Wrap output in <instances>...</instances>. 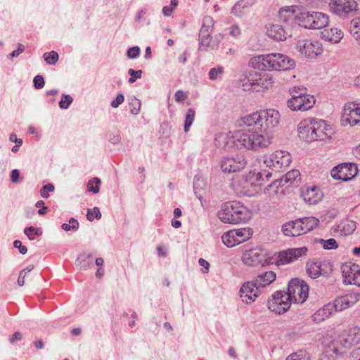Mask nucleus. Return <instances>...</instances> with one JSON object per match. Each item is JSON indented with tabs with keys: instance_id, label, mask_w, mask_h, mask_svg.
Segmentation results:
<instances>
[{
	"instance_id": "obj_56",
	"label": "nucleus",
	"mask_w": 360,
	"mask_h": 360,
	"mask_svg": "<svg viewBox=\"0 0 360 360\" xmlns=\"http://www.w3.org/2000/svg\"><path fill=\"white\" fill-rule=\"evenodd\" d=\"M124 101V96L122 93H119L116 98L110 103V105L113 108H118Z\"/></svg>"
},
{
	"instance_id": "obj_60",
	"label": "nucleus",
	"mask_w": 360,
	"mask_h": 360,
	"mask_svg": "<svg viewBox=\"0 0 360 360\" xmlns=\"http://www.w3.org/2000/svg\"><path fill=\"white\" fill-rule=\"evenodd\" d=\"M20 171L17 169H14L13 170H11V174H10V178H11V182L13 183H18L20 181Z\"/></svg>"
},
{
	"instance_id": "obj_27",
	"label": "nucleus",
	"mask_w": 360,
	"mask_h": 360,
	"mask_svg": "<svg viewBox=\"0 0 360 360\" xmlns=\"http://www.w3.org/2000/svg\"><path fill=\"white\" fill-rule=\"evenodd\" d=\"M297 221L300 224L302 235L312 231L319 223V219L314 217L298 218Z\"/></svg>"
},
{
	"instance_id": "obj_3",
	"label": "nucleus",
	"mask_w": 360,
	"mask_h": 360,
	"mask_svg": "<svg viewBox=\"0 0 360 360\" xmlns=\"http://www.w3.org/2000/svg\"><path fill=\"white\" fill-rule=\"evenodd\" d=\"M217 216L221 222L230 224H243L250 219L248 209L238 200L222 203Z\"/></svg>"
},
{
	"instance_id": "obj_54",
	"label": "nucleus",
	"mask_w": 360,
	"mask_h": 360,
	"mask_svg": "<svg viewBox=\"0 0 360 360\" xmlns=\"http://www.w3.org/2000/svg\"><path fill=\"white\" fill-rule=\"evenodd\" d=\"M141 53V49L138 46L130 47L127 49V56L130 59L137 58Z\"/></svg>"
},
{
	"instance_id": "obj_31",
	"label": "nucleus",
	"mask_w": 360,
	"mask_h": 360,
	"mask_svg": "<svg viewBox=\"0 0 360 360\" xmlns=\"http://www.w3.org/2000/svg\"><path fill=\"white\" fill-rule=\"evenodd\" d=\"M314 123L316 124H314V132H316L314 136H316V141H323L329 136L326 132L328 126L324 120L315 118Z\"/></svg>"
},
{
	"instance_id": "obj_26",
	"label": "nucleus",
	"mask_w": 360,
	"mask_h": 360,
	"mask_svg": "<svg viewBox=\"0 0 360 360\" xmlns=\"http://www.w3.org/2000/svg\"><path fill=\"white\" fill-rule=\"evenodd\" d=\"M278 16L281 22H284L288 26L293 27L294 25H297L299 15H296L290 8H281Z\"/></svg>"
},
{
	"instance_id": "obj_64",
	"label": "nucleus",
	"mask_w": 360,
	"mask_h": 360,
	"mask_svg": "<svg viewBox=\"0 0 360 360\" xmlns=\"http://www.w3.org/2000/svg\"><path fill=\"white\" fill-rule=\"evenodd\" d=\"M349 358L350 360H360V346L352 352Z\"/></svg>"
},
{
	"instance_id": "obj_47",
	"label": "nucleus",
	"mask_w": 360,
	"mask_h": 360,
	"mask_svg": "<svg viewBox=\"0 0 360 360\" xmlns=\"http://www.w3.org/2000/svg\"><path fill=\"white\" fill-rule=\"evenodd\" d=\"M73 98L69 94H63L61 96V99L59 101V107L60 109L66 110L70 105L72 103Z\"/></svg>"
},
{
	"instance_id": "obj_61",
	"label": "nucleus",
	"mask_w": 360,
	"mask_h": 360,
	"mask_svg": "<svg viewBox=\"0 0 360 360\" xmlns=\"http://www.w3.org/2000/svg\"><path fill=\"white\" fill-rule=\"evenodd\" d=\"M25 51V46L22 44H18V49L16 50L13 51L9 56L11 58L18 57L20 53H22Z\"/></svg>"
},
{
	"instance_id": "obj_43",
	"label": "nucleus",
	"mask_w": 360,
	"mask_h": 360,
	"mask_svg": "<svg viewBox=\"0 0 360 360\" xmlns=\"http://www.w3.org/2000/svg\"><path fill=\"white\" fill-rule=\"evenodd\" d=\"M224 72V68L223 66H218L212 68L210 70L208 73L209 79L212 81L221 79Z\"/></svg>"
},
{
	"instance_id": "obj_23",
	"label": "nucleus",
	"mask_w": 360,
	"mask_h": 360,
	"mask_svg": "<svg viewBox=\"0 0 360 360\" xmlns=\"http://www.w3.org/2000/svg\"><path fill=\"white\" fill-rule=\"evenodd\" d=\"M267 35L276 41L285 40L287 36H291L292 34L289 33V31L286 30L283 26L276 24L272 25L266 31Z\"/></svg>"
},
{
	"instance_id": "obj_39",
	"label": "nucleus",
	"mask_w": 360,
	"mask_h": 360,
	"mask_svg": "<svg viewBox=\"0 0 360 360\" xmlns=\"http://www.w3.org/2000/svg\"><path fill=\"white\" fill-rule=\"evenodd\" d=\"M23 233L25 236H27L29 240H33L36 239L37 236H39L42 234V230L41 228H36L34 226H30L25 227Z\"/></svg>"
},
{
	"instance_id": "obj_20",
	"label": "nucleus",
	"mask_w": 360,
	"mask_h": 360,
	"mask_svg": "<svg viewBox=\"0 0 360 360\" xmlns=\"http://www.w3.org/2000/svg\"><path fill=\"white\" fill-rule=\"evenodd\" d=\"M290 163L288 156L282 155V152H276L264 160V164L266 167L274 172L279 171L283 167H287Z\"/></svg>"
},
{
	"instance_id": "obj_50",
	"label": "nucleus",
	"mask_w": 360,
	"mask_h": 360,
	"mask_svg": "<svg viewBox=\"0 0 360 360\" xmlns=\"http://www.w3.org/2000/svg\"><path fill=\"white\" fill-rule=\"evenodd\" d=\"M86 218L89 221H92L94 219H100L101 218V213L97 207L93 209H88Z\"/></svg>"
},
{
	"instance_id": "obj_2",
	"label": "nucleus",
	"mask_w": 360,
	"mask_h": 360,
	"mask_svg": "<svg viewBox=\"0 0 360 360\" xmlns=\"http://www.w3.org/2000/svg\"><path fill=\"white\" fill-rule=\"evenodd\" d=\"M250 65L262 71L287 70L293 68L295 62L288 56L281 53L259 55L252 58Z\"/></svg>"
},
{
	"instance_id": "obj_5",
	"label": "nucleus",
	"mask_w": 360,
	"mask_h": 360,
	"mask_svg": "<svg viewBox=\"0 0 360 360\" xmlns=\"http://www.w3.org/2000/svg\"><path fill=\"white\" fill-rule=\"evenodd\" d=\"M285 294L286 300L291 303H303L308 297L309 286L304 281L293 278L288 283Z\"/></svg>"
},
{
	"instance_id": "obj_35",
	"label": "nucleus",
	"mask_w": 360,
	"mask_h": 360,
	"mask_svg": "<svg viewBox=\"0 0 360 360\" xmlns=\"http://www.w3.org/2000/svg\"><path fill=\"white\" fill-rule=\"evenodd\" d=\"M359 300L360 293L359 292L351 293L349 295H346L345 297H342L338 299L340 305L343 306L345 309L348 307L349 304H354Z\"/></svg>"
},
{
	"instance_id": "obj_32",
	"label": "nucleus",
	"mask_w": 360,
	"mask_h": 360,
	"mask_svg": "<svg viewBox=\"0 0 360 360\" xmlns=\"http://www.w3.org/2000/svg\"><path fill=\"white\" fill-rule=\"evenodd\" d=\"M75 264L80 269L86 270L93 266L92 254L82 252L76 259Z\"/></svg>"
},
{
	"instance_id": "obj_21",
	"label": "nucleus",
	"mask_w": 360,
	"mask_h": 360,
	"mask_svg": "<svg viewBox=\"0 0 360 360\" xmlns=\"http://www.w3.org/2000/svg\"><path fill=\"white\" fill-rule=\"evenodd\" d=\"M254 281L245 283L240 288V297L243 302L250 304L258 297L259 288Z\"/></svg>"
},
{
	"instance_id": "obj_46",
	"label": "nucleus",
	"mask_w": 360,
	"mask_h": 360,
	"mask_svg": "<svg viewBox=\"0 0 360 360\" xmlns=\"http://www.w3.org/2000/svg\"><path fill=\"white\" fill-rule=\"evenodd\" d=\"M129 104L131 108L130 112L132 115H136L140 112L141 103L139 99L136 98V97H133L131 98Z\"/></svg>"
},
{
	"instance_id": "obj_57",
	"label": "nucleus",
	"mask_w": 360,
	"mask_h": 360,
	"mask_svg": "<svg viewBox=\"0 0 360 360\" xmlns=\"http://www.w3.org/2000/svg\"><path fill=\"white\" fill-rule=\"evenodd\" d=\"M304 356V352L302 351H299L288 355L285 360H302Z\"/></svg>"
},
{
	"instance_id": "obj_19",
	"label": "nucleus",
	"mask_w": 360,
	"mask_h": 360,
	"mask_svg": "<svg viewBox=\"0 0 360 360\" xmlns=\"http://www.w3.org/2000/svg\"><path fill=\"white\" fill-rule=\"evenodd\" d=\"M345 309L343 306L340 305V301L336 300L334 303H328L322 308H320L313 316L314 321L321 322L329 318L334 312Z\"/></svg>"
},
{
	"instance_id": "obj_29",
	"label": "nucleus",
	"mask_w": 360,
	"mask_h": 360,
	"mask_svg": "<svg viewBox=\"0 0 360 360\" xmlns=\"http://www.w3.org/2000/svg\"><path fill=\"white\" fill-rule=\"evenodd\" d=\"M276 274L272 271H265L261 274H259L254 280L255 283L259 288H264L269 285L276 279Z\"/></svg>"
},
{
	"instance_id": "obj_48",
	"label": "nucleus",
	"mask_w": 360,
	"mask_h": 360,
	"mask_svg": "<svg viewBox=\"0 0 360 360\" xmlns=\"http://www.w3.org/2000/svg\"><path fill=\"white\" fill-rule=\"evenodd\" d=\"M320 243L325 250H335L338 247L337 241L332 238L327 240L320 239Z\"/></svg>"
},
{
	"instance_id": "obj_10",
	"label": "nucleus",
	"mask_w": 360,
	"mask_h": 360,
	"mask_svg": "<svg viewBox=\"0 0 360 360\" xmlns=\"http://www.w3.org/2000/svg\"><path fill=\"white\" fill-rule=\"evenodd\" d=\"M328 5L334 14L342 18L354 14L357 6L354 0H330Z\"/></svg>"
},
{
	"instance_id": "obj_12",
	"label": "nucleus",
	"mask_w": 360,
	"mask_h": 360,
	"mask_svg": "<svg viewBox=\"0 0 360 360\" xmlns=\"http://www.w3.org/2000/svg\"><path fill=\"white\" fill-rule=\"evenodd\" d=\"M285 295L284 291L275 292L271 299L268 301L269 309L278 314L285 313L291 305L290 300H286Z\"/></svg>"
},
{
	"instance_id": "obj_40",
	"label": "nucleus",
	"mask_w": 360,
	"mask_h": 360,
	"mask_svg": "<svg viewBox=\"0 0 360 360\" xmlns=\"http://www.w3.org/2000/svg\"><path fill=\"white\" fill-rule=\"evenodd\" d=\"M195 112L193 108H189L185 115V121L184 124V131L188 132L190 130V127L193 123L195 120Z\"/></svg>"
},
{
	"instance_id": "obj_28",
	"label": "nucleus",
	"mask_w": 360,
	"mask_h": 360,
	"mask_svg": "<svg viewBox=\"0 0 360 360\" xmlns=\"http://www.w3.org/2000/svg\"><path fill=\"white\" fill-rule=\"evenodd\" d=\"M255 4V0H239L232 7L231 13L236 16L241 17Z\"/></svg>"
},
{
	"instance_id": "obj_52",
	"label": "nucleus",
	"mask_w": 360,
	"mask_h": 360,
	"mask_svg": "<svg viewBox=\"0 0 360 360\" xmlns=\"http://www.w3.org/2000/svg\"><path fill=\"white\" fill-rule=\"evenodd\" d=\"M107 139L110 143L113 145L120 143L122 140L120 132L117 131L116 132L108 133L107 135Z\"/></svg>"
},
{
	"instance_id": "obj_51",
	"label": "nucleus",
	"mask_w": 360,
	"mask_h": 360,
	"mask_svg": "<svg viewBox=\"0 0 360 360\" xmlns=\"http://www.w3.org/2000/svg\"><path fill=\"white\" fill-rule=\"evenodd\" d=\"M143 71L141 70H135L132 68L128 70V74L130 77L128 80L129 84L134 83L138 79L141 78Z\"/></svg>"
},
{
	"instance_id": "obj_55",
	"label": "nucleus",
	"mask_w": 360,
	"mask_h": 360,
	"mask_svg": "<svg viewBox=\"0 0 360 360\" xmlns=\"http://www.w3.org/2000/svg\"><path fill=\"white\" fill-rule=\"evenodd\" d=\"M33 84H34V87L36 89H42L45 85V81H44L43 76H41L40 75L35 76L33 79Z\"/></svg>"
},
{
	"instance_id": "obj_53",
	"label": "nucleus",
	"mask_w": 360,
	"mask_h": 360,
	"mask_svg": "<svg viewBox=\"0 0 360 360\" xmlns=\"http://www.w3.org/2000/svg\"><path fill=\"white\" fill-rule=\"evenodd\" d=\"M55 189V187L53 184L49 183L46 185H44L41 187L40 190V195L43 198H48L49 197V192H53Z\"/></svg>"
},
{
	"instance_id": "obj_24",
	"label": "nucleus",
	"mask_w": 360,
	"mask_h": 360,
	"mask_svg": "<svg viewBox=\"0 0 360 360\" xmlns=\"http://www.w3.org/2000/svg\"><path fill=\"white\" fill-rule=\"evenodd\" d=\"M342 37V31L337 27L325 29L321 32V38L333 44H337L340 42Z\"/></svg>"
},
{
	"instance_id": "obj_16",
	"label": "nucleus",
	"mask_w": 360,
	"mask_h": 360,
	"mask_svg": "<svg viewBox=\"0 0 360 360\" xmlns=\"http://www.w3.org/2000/svg\"><path fill=\"white\" fill-rule=\"evenodd\" d=\"M308 249L306 247L289 248L286 250L281 251L278 254L276 264L278 266L289 264L305 255Z\"/></svg>"
},
{
	"instance_id": "obj_7",
	"label": "nucleus",
	"mask_w": 360,
	"mask_h": 360,
	"mask_svg": "<svg viewBox=\"0 0 360 360\" xmlns=\"http://www.w3.org/2000/svg\"><path fill=\"white\" fill-rule=\"evenodd\" d=\"M242 86L244 90H252L260 91L263 89H268L272 84L271 78L267 79L265 77H261L255 73H249L241 79Z\"/></svg>"
},
{
	"instance_id": "obj_49",
	"label": "nucleus",
	"mask_w": 360,
	"mask_h": 360,
	"mask_svg": "<svg viewBox=\"0 0 360 360\" xmlns=\"http://www.w3.org/2000/svg\"><path fill=\"white\" fill-rule=\"evenodd\" d=\"M338 352L337 348L326 349L320 356L319 360H335V354Z\"/></svg>"
},
{
	"instance_id": "obj_25",
	"label": "nucleus",
	"mask_w": 360,
	"mask_h": 360,
	"mask_svg": "<svg viewBox=\"0 0 360 360\" xmlns=\"http://www.w3.org/2000/svg\"><path fill=\"white\" fill-rule=\"evenodd\" d=\"M281 230L283 234L288 237H296L302 235L297 219L283 224Z\"/></svg>"
},
{
	"instance_id": "obj_58",
	"label": "nucleus",
	"mask_w": 360,
	"mask_h": 360,
	"mask_svg": "<svg viewBox=\"0 0 360 360\" xmlns=\"http://www.w3.org/2000/svg\"><path fill=\"white\" fill-rule=\"evenodd\" d=\"M14 248L18 249L19 252L22 255H25L27 252V248L26 246L22 245V242L19 240H15L13 242Z\"/></svg>"
},
{
	"instance_id": "obj_15",
	"label": "nucleus",
	"mask_w": 360,
	"mask_h": 360,
	"mask_svg": "<svg viewBox=\"0 0 360 360\" xmlns=\"http://www.w3.org/2000/svg\"><path fill=\"white\" fill-rule=\"evenodd\" d=\"M242 261L244 264L250 266H255L258 264L264 266L266 262V254L262 250L258 248L245 250L243 253Z\"/></svg>"
},
{
	"instance_id": "obj_6",
	"label": "nucleus",
	"mask_w": 360,
	"mask_h": 360,
	"mask_svg": "<svg viewBox=\"0 0 360 360\" xmlns=\"http://www.w3.org/2000/svg\"><path fill=\"white\" fill-rule=\"evenodd\" d=\"M214 20L210 15L205 16L199 32V49L207 51L209 48L214 49L212 44Z\"/></svg>"
},
{
	"instance_id": "obj_45",
	"label": "nucleus",
	"mask_w": 360,
	"mask_h": 360,
	"mask_svg": "<svg viewBox=\"0 0 360 360\" xmlns=\"http://www.w3.org/2000/svg\"><path fill=\"white\" fill-rule=\"evenodd\" d=\"M43 57L46 63L49 65H55L59 59V55L55 51L44 53Z\"/></svg>"
},
{
	"instance_id": "obj_4",
	"label": "nucleus",
	"mask_w": 360,
	"mask_h": 360,
	"mask_svg": "<svg viewBox=\"0 0 360 360\" xmlns=\"http://www.w3.org/2000/svg\"><path fill=\"white\" fill-rule=\"evenodd\" d=\"M329 22V16L322 12H302L297 18V25L307 29L320 30L325 28Z\"/></svg>"
},
{
	"instance_id": "obj_9",
	"label": "nucleus",
	"mask_w": 360,
	"mask_h": 360,
	"mask_svg": "<svg viewBox=\"0 0 360 360\" xmlns=\"http://www.w3.org/2000/svg\"><path fill=\"white\" fill-rule=\"evenodd\" d=\"M248 161L243 155L226 156L220 160V167L224 173H235L243 170Z\"/></svg>"
},
{
	"instance_id": "obj_62",
	"label": "nucleus",
	"mask_w": 360,
	"mask_h": 360,
	"mask_svg": "<svg viewBox=\"0 0 360 360\" xmlns=\"http://www.w3.org/2000/svg\"><path fill=\"white\" fill-rule=\"evenodd\" d=\"M187 96L182 90H178L174 94L175 101L178 103L184 101Z\"/></svg>"
},
{
	"instance_id": "obj_59",
	"label": "nucleus",
	"mask_w": 360,
	"mask_h": 360,
	"mask_svg": "<svg viewBox=\"0 0 360 360\" xmlns=\"http://www.w3.org/2000/svg\"><path fill=\"white\" fill-rule=\"evenodd\" d=\"M338 213L339 212L338 211V210L335 208L330 209L329 210L327 211L324 217V220H331L335 218L338 216ZM322 221H323V219H322Z\"/></svg>"
},
{
	"instance_id": "obj_41",
	"label": "nucleus",
	"mask_w": 360,
	"mask_h": 360,
	"mask_svg": "<svg viewBox=\"0 0 360 360\" xmlns=\"http://www.w3.org/2000/svg\"><path fill=\"white\" fill-rule=\"evenodd\" d=\"M320 268L321 269V276L324 277L329 276L333 271V264L327 259L320 260Z\"/></svg>"
},
{
	"instance_id": "obj_13",
	"label": "nucleus",
	"mask_w": 360,
	"mask_h": 360,
	"mask_svg": "<svg viewBox=\"0 0 360 360\" xmlns=\"http://www.w3.org/2000/svg\"><path fill=\"white\" fill-rule=\"evenodd\" d=\"M342 121L351 126L360 124V104L356 102L346 103L343 108Z\"/></svg>"
},
{
	"instance_id": "obj_38",
	"label": "nucleus",
	"mask_w": 360,
	"mask_h": 360,
	"mask_svg": "<svg viewBox=\"0 0 360 360\" xmlns=\"http://www.w3.org/2000/svg\"><path fill=\"white\" fill-rule=\"evenodd\" d=\"M223 243L228 248H232L240 244V240L236 239L231 231L224 233L221 236Z\"/></svg>"
},
{
	"instance_id": "obj_18",
	"label": "nucleus",
	"mask_w": 360,
	"mask_h": 360,
	"mask_svg": "<svg viewBox=\"0 0 360 360\" xmlns=\"http://www.w3.org/2000/svg\"><path fill=\"white\" fill-rule=\"evenodd\" d=\"M296 47L302 55L311 59L315 58L322 51L318 42L313 43L308 40L298 41Z\"/></svg>"
},
{
	"instance_id": "obj_14",
	"label": "nucleus",
	"mask_w": 360,
	"mask_h": 360,
	"mask_svg": "<svg viewBox=\"0 0 360 360\" xmlns=\"http://www.w3.org/2000/svg\"><path fill=\"white\" fill-rule=\"evenodd\" d=\"M315 118L309 117L301 121L297 125L298 136L306 142L315 141L316 139L314 132Z\"/></svg>"
},
{
	"instance_id": "obj_11",
	"label": "nucleus",
	"mask_w": 360,
	"mask_h": 360,
	"mask_svg": "<svg viewBox=\"0 0 360 360\" xmlns=\"http://www.w3.org/2000/svg\"><path fill=\"white\" fill-rule=\"evenodd\" d=\"M357 167L354 163L346 162L333 167L330 174L335 180L347 181L352 179L357 174Z\"/></svg>"
},
{
	"instance_id": "obj_22",
	"label": "nucleus",
	"mask_w": 360,
	"mask_h": 360,
	"mask_svg": "<svg viewBox=\"0 0 360 360\" xmlns=\"http://www.w3.org/2000/svg\"><path fill=\"white\" fill-rule=\"evenodd\" d=\"M272 176V172L269 170H263L248 176L247 184L252 187L260 188L266 181H268Z\"/></svg>"
},
{
	"instance_id": "obj_44",
	"label": "nucleus",
	"mask_w": 360,
	"mask_h": 360,
	"mask_svg": "<svg viewBox=\"0 0 360 360\" xmlns=\"http://www.w3.org/2000/svg\"><path fill=\"white\" fill-rule=\"evenodd\" d=\"M101 183V181L98 177H94L89 180L87 184L88 191L93 193L94 194L98 193L100 191L99 185Z\"/></svg>"
},
{
	"instance_id": "obj_34",
	"label": "nucleus",
	"mask_w": 360,
	"mask_h": 360,
	"mask_svg": "<svg viewBox=\"0 0 360 360\" xmlns=\"http://www.w3.org/2000/svg\"><path fill=\"white\" fill-rule=\"evenodd\" d=\"M350 269L352 271V276H349V278H347V276H345L344 281L360 287V269H359V266L354 264Z\"/></svg>"
},
{
	"instance_id": "obj_37",
	"label": "nucleus",
	"mask_w": 360,
	"mask_h": 360,
	"mask_svg": "<svg viewBox=\"0 0 360 360\" xmlns=\"http://www.w3.org/2000/svg\"><path fill=\"white\" fill-rule=\"evenodd\" d=\"M349 30L354 38L360 44V17L354 18L350 22Z\"/></svg>"
},
{
	"instance_id": "obj_42",
	"label": "nucleus",
	"mask_w": 360,
	"mask_h": 360,
	"mask_svg": "<svg viewBox=\"0 0 360 360\" xmlns=\"http://www.w3.org/2000/svg\"><path fill=\"white\" fill-rule=\"evenodd\" d=\"M338 229L344 235H349L354 232L356 229V224L354 221H345L338 226Z\"/></svg>"
},
{
	"instance_id": "obj_8",
	"label": "nucleus",
	"mask_w": 360,
	"mask_h": 360,
	"mask_svg": "<svg viewBox=\"0 0 360 360\" xmlns=\"http://www.w3.org/2000/svg\"><path fill=\"white\" fill-rule=\"evenodd\" d=\"M315 101L313 96L301 92L297 95L292 94V97L288 100L287 105L292 111H306L314 106Z\"/></svg>"
},
{
	"instance_id": "obj_33",
	"label": "nucleus",
	"mask_w": 360,
	"mask_h": 360,
	"mask_svg": "<svg viewBox=\"0 0 360 360\" xmlns=\"http://www.w3.org/2000/svg\"><path fill=\"white\" fill-rule=\"evenodd\" d=\"M316 188L314 187L311 189L307 188V191L302 193L304 200L309 205H316L320 200L321 198L317 193H315Z\"/></svg>"
},
{
	"instance_id": "obj_1",
	"label": "nucleus",
	"mask_w": 360,
	"mask_h": 360,
	"mask_svg": "<svg viewBox=\"0 0 360 360\" xmlns=\"http://www.w3.org/2000/svg\"><path fill=\"white\" fill-rule=\"evenodd\" d=\"M280 120L279 111L272 108L243 117L241 122L245 127L235 131L231 136L226 134L227 148L254 151L267 148L271 141L266 131L277 127Z\"/></svg>"
},
{
	"instance_id": "obj_36",
	"label": "nucleus",
	"mask_w": 360,
	"mask_h": 360,
	"mask_svg": "<svg viewBox=\"0 0 360 360\" xmlns=\"http://www.w3.org/2000/svg\"><path fill=\"white\" fill-rule=\"evenodd\" d=\"M231 231L236 239L240 240V244L248 240L252 236V232L250 229L242 228Z\"/></svg>"
},
{
	"instance_id": "obj_63",
	"label": "nucleus",
	"mask_w": 360,
	"mask_h": 360,
	"mask_svg": "<svg viewBox=\"0 0 360 360\" xmlns=\"http://www.w3.org/2000/svg\"><path fill=\"white\" fill-rule=\"evenodd\" d=\"M229 34L236 38L240 35V30L238 25H233L229 29Z\"/></svg>"
},
{
	"instance_id": "obj_17",
	"label": "nucleus",
	"mask_w": 360,
	"mask_h": 360,
	"mask_svg": "<svg viewBox=\"0 0 360 360\" xmlns=\"http://www.w3.org/2000/svg\"><path fill=\"white\" fill-rule=\"evenodd\" d=\"M300 173L297 169H292L288 172L285 175L271 182L268 186L288 188L290 186H295L300 181Z\"/></svg>"
},
{
	"instance_id": "obj_30",
	"label": "nucleus",
	"mask_w": 360,
	"mask_h": 360,
	"mask_svg": "<svg viewBox=\"0 0 360 360\" xmlns=\"http://www.w3.org/2000/svg\"><path fill=\"white\" fill-rule=\"evenodd\" d=\"M306 269L308 276L315 279L321 276V269L320 268V260L312 259L307 262Z\"/></svg>"
}]
</instances>
